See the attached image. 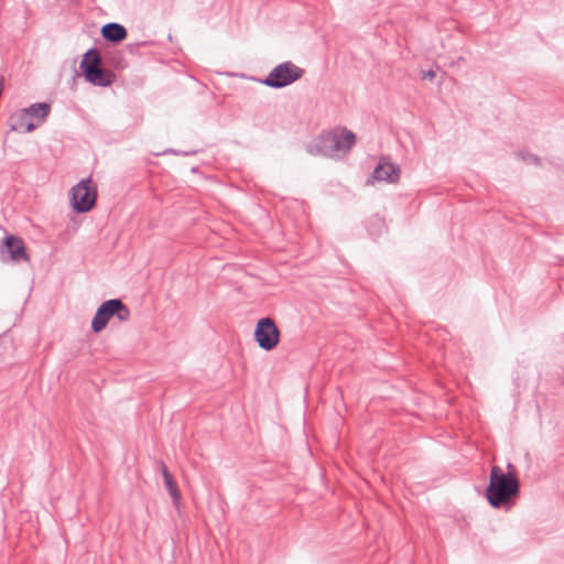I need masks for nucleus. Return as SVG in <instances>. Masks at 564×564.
<instances>
[{"label": "nucleus", "mask_w": 564, "mask_h": 564, "mask_svg": "<svg viewBox=\"0 0 564 564\" xmlns=\"http://www.w3.org/2000/svg\"><path fill=\"white\" fill-rule=\"evenodd\" d=\"M356 143V135L346 128L323 132L311 144L310 152L335 158L339 152L347 153Z\"/></svg>", "instance_id": "obj_1"}, {"label": "nucleus", "mask_w": 564, "mask_h": 564, "mask_svg": "<svg viewBox=\"0 0 564 564\" xmlns=\"http://www.w3.org/2000/svg\"><path fill=\"white\" fill-rule=\"evenodd\" d=\"M519 491V481L514 474H506L499 466H494L490 471V481L487 488L489 503L498 508L507 503Z\"/></svg>", "instance_id": "obj_2"}, {"label": "nucleus", "mask_w": 564, "mask_h": 564, "mask_svg": "<svg viewBox=\"0 0 564 564\" xmlns=\"http://www.w3.org/2000/svg\"><path fill=\"white\" fill-rule=\"evenodd\" d=\"M50 110V105L46 102L33 104L28 108L19 109L10 115L9 128L18 133L32 132L45 121Z\"/></svg>", "instance_id": "obj_3"}, {"label": "nucleus", "mask_w": 564, "mask_h": 564, "mask_svg": "<svg viewBox=\"0 0 564 564\" xmlns=\"http://www.w3.org/2000/svg\"><path fill=\"white\" fill-rule=\"evenodd\" d=\"M112 316L120 322H126L130 318V311L120 300H108L97 310L91 322V329L95 333L101 332Z\"/></svg>", "instance_id": "obj_4"}, {"label": "nucleus", "mask_w": 564, "mask_h": 564, "mask_svg": "<svg viewBox=\"0 0 564 564\" xmlns=\"http://www.w3.org/2000/svg\"><path fill=\"white\" fill-rule=\"evenodd\" d=\"M97 188L91 178L80 181L72 188L70 203L77 213H87L96 204Z\"/></svg>", "instance_id": "obj_5"}, {"label": "nucleus", "mask_w": 564, "mask_h": 564, "mask_svg": "<svg viewBox=\"0 0 564 564\" xmlns=\"http://www.w3.org/2000/svg\"><path fill=\"white\" fill-rule=\"evenodd\" d=\"M304 70L291 62L274 67L264 80L269 87L281 88L300 79Z\"/></svg>", "instance_id": "obj_6"}, {"label": "nucleus", "mask_w": 564, "mask_h": 564, "mask_svg": "<svg viewBox=\"0 0 564 564\" xmlns=\"http://www.w3.org/2000/svg\"><path fill=\"white\" fill-rule=\"evenodd\" d=\"M253 336L260 348L270 351L280 341V329L272 318L263 317L258 321Z\"/></svg>", "instance_id": "obj_7"}, {"label": "nucleus", "mask_w": 564, "mask_h": 564, "mask_svg": "<svg viewBox=\"0 0 564 564\" xmlns=\"http://www.w3.org/2000/svg\"><path fill=\"white\" fill-rule=\"evenodd\" d=\"M399 178L400 167L388 161H381L369 176L367 184L375 185L376 182L397 183Z\"/></svg>", "instance_id": "obj_8"}, {"label": "nucleus", "mask_w": 564, "mask_h": 564, "mask_svg": "<svg viewBox=\"0 0 564 564\" xmlns=\"http://www.w3.org/2000/svg\"><path fill=\"white\" fill-rule=\"evenodd\" d=\"M4 245L8 249V252L10 253L11 260H28L24 243L20 238L15 236H9L6 238Z\"/></svg>", "instance_id": "obj_9"}, {"label": "nucleus", "mask_w": 564, "mask_h": 564, "mask_svg": "<svg viewBox=\"0 0 564 564\" xmlns=\"http://www.w3.org/2000/svg\"><path fill=\"white\" fill-rule=\"evenodd\" d=\"M85 77L96 86H108L115 80V75L109 70L102 69L101 66L93 70L89 68V73Z\"/></svg>", "instance_id": "obj_10"}, {"label": "nucleus", "mask_w": 564, "mask_h": 564, "mask_svg": "<svg viewBox=\"0 0 564 564\" xmlns=\"http://www.w3.org/2000/svg\"><path fill=\"white\" fill-rule=\"evenodd\" d=\"M102 36L110 42H120L127 37L126 29L118 23H108L101 28Z\"/></svg>", "instance_id": "obj_11"}, {"label": "nucleus", "mask_w": 564, "mask_h": 564, "mask_svg": "<svg viewBox=\"0 0 564 564\" xmlns=\"http://www.w3.org/2000/svg\"><path fill=\"white\" fill-rule=\"evenodd\" d=\"M100 54L96 50H90L84 55V58L80 62V69L83 70L84 75H87L89 73V68L93 70L100 67Z\"/></svg>", "instance_id": "obj_12"}, {"label": "nucleus", "mask_w": 564, "mask_h": 564, "mask_svg": "<svg viewBox=\"0 0 564 564\" xmlns=\"http://www.w3.org/2000/svg\"><path fill=\"white\" fill-rule=\"evenodd\" d=\"M162 475L170 496L172 497L174 503L178 506L181 501V492L178 490L176 481L174 480L173 476L170 474L165 465H162Z\"/></svg>", "instance_id": "obj_13"}, {"label": "nucleus", "mask_w": 564, "mask_h": 564, "mask_svg": "<svg viewBox=\"0 0 564 564\" xmlns=\"http://www.w3.org/2000/svg\"><path fill=\"white\" fill-rule=\"evenodd\" d=\"M436 74L434 70H426V72H423L422 74V78L423 79H427V80H433L435 78Z\"/></svg>", "instance_id": "obj_14"}]
</instances>
